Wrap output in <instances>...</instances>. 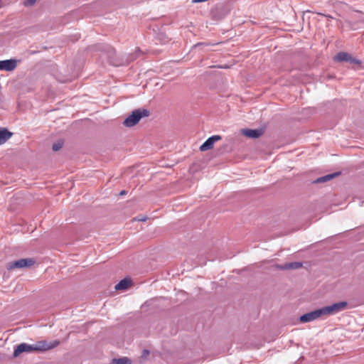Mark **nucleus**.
I'll use <instances>...</instances> for the list:
<instances>
[{
	"label": "nucleus",
	"mask_w": 364,
	"mask_h": 364,
	"mask_svg": "<svg viewBox=\"0 0 364 364\" xmlns=\"http://www.w3.org/2000/svg\"><path fill=\"white\" fill-rule=\"evenodd\" d=\"M346 301H340L333 304L329 306L314 310L313 311L306 313L300 316L299 321L301 323H306L314 321L323 316H329L336 314L346 309L347 306Z\"/></svg>",
	"instance_id": "obj_1"
},
{
	"label": "nucleus",
	"mask_w": 364,
	"mask_h": 364,
	"mask_svg": "<svg viewBox=\"0 0 364 364\" xmlns=\"http://www.w3.org/2000/svg\"><path fill=\"white\" fill-rule=\"evenodd\" d=\"M60 342L57 340L48 342L47 341H40L34 344H28L22 343L16 346L14 351V357H18L22 353H32L33 351H46L55 348Z\"/></svg>",
	"instance_id": "obj_2"
},
{
	"label": "nucleus",
	"mask_w": 364,
	"mask_h": 364,
	"mask_svg": "<svg viewBox=\"0 0 364 364\" xmlns=\"http://www.w3.org/2000/svg\"><path fill=\"white\" fill-rule=\"evenodd\" d=\"M149 111L146 109L134 110L124 121L123 124L127 127L136 125L143 117H148Z\"/></svg>",
	"instance_id": "obj_3"
},
{
	"label": "nucleus",
	"mask_w": 364,
	"mask_h": 364,
	"mask_svg": "<svg viewBox=\"0 0 364 364\" xmlns=\"http://www.w3.org/2000/svg\"><path fill=\"white\" fill-rule=\"evenodd\" d=\"M36 261L33 258L20 259L18 260L10 262L8 267L9 269L14 268L30 267L35 264Z\"/></svg>",
	"instance_id": "obj_4"
},
{
	"label": "nucleus",
	"mask_w": 364,
	"mask_h": 364,
	"mask_svg": "<svg viewBox=\"0 0 364 364\" xmlns=\"http://www.w3.org/2000/svg\"><path fill=\"white\" fill-rule=\"evenodd\" d=\"M18 60L16 59H9L0 60V70L13 71L17 67Z\"/></svg>",
	"instance_id": "obj_5"
},
{
	"label": "nucleus",
	"mask_w": 364,
	"mask_h": 364,
	"mask_svg": "<svg viewBox=\"0 0 364 364\" xmlns=\"http://www.w3.org/2000/svg\"><path fill=\"white\" fill-rule=\"evenodd\" d=\"M222 137L220 135H213L209 137L206 141L200 146L201 151H205L213 148L214 144L220 141Z\"/></svg>",
	"instance_id": "obj_6"
},
{
	"label": "nucleus",
	"mask_w": 364,
	"mask_h": 364,
	"mask_svg": "<svg viewBox=\"0 0 364 364\" xmlns=\"http://www.w3.org/2000/svg\"><path fill=\"white\" fill-rule=\"evenodd\" d=\"M242 133L244 136L252 138V139H257L263 134V130L262 129H242Z\"/></svg>",
	"instance_id": "obj_7"
},
{
	"label": "nucleus",
	"mask_w": 364,
	"mask_h": 364,
	"mask_svg": "<svg viewBox=\"0 0 364 364\" xmlns=\"http://www.w3.org/2000/svg\"><path fill=\"white\" fill-rule=\"evenodd\" d=\"M341 174V172H335L333 173L327 174L326 176H321L316 179L314 183H325L328 181H331V179L334 178L335 177L339 176Z\"/></svg>",
	"instance_id": "obj_8"
},
{
	"label": "nucleus",
	"mask_w": 364,
	"mask_h": 364,
	"mask_svg": "<svg viewBox=\"0 0 364 364\" xmlns=\"http://www.w3.org/2000/svg\"><path fill=\"white\" fill-rule=\"evenodd\" d=\"M12 133L9 132L6 128L0 127V145L4 144L12 136Z\"/></svg>",
	"instance_id": "obj_9"
},
{
	"label": "nucleus",
	"mask_w": 364,
	"mask_h": 364,
	"mask_svg": "<svg viewBox=\"0 0 364 364\" xmlns=\"http://www.w3.org/2000/svg\"><path fill=\"white\" fill-rule=\"evenodd\" d=\"M334 60L338 62H349L352 60V56L347 53L340 52L335 57Z\"/></svg>",
	"instance_id": "obj_10"
},
{
	"label": "nucleus",
	"mask_w": 364,
	"mask_h": 364,
	"mask_svg": "<svg viewBox=\"0 0 364 364\" xmlns=\"http://www.w3.org/2000/svg\"><path fill=\"white\" fill-rule=\"evenodd\" d=\"M132 284V280L129 278H124L122 279L116 286L115 289L117 290H125L127 289Z\"/></svg>",
	"instance_id": "obj_11"
},
{
	"label": "nucleus",
	"mask_w": 364,
	"mask_h": 364,
	"mask_svg": "<svg viewBox=\"0 0 364 364\" xmlns=\"http://www.w3.org/2000/svg\"><path fill=\"white\" fill-rule=\"evenodd\" d=\"M302 267V263L299 262L287 263L284 265L278 266L280 269H299Z\"/></svg>",
	"instance_id": "obj_12"
},
{
	"label": "nucleus",
	"mask_w": 364,
	"mask_h": 364,
	"mask_svg": "<svg viewBox=\"0 0 364 364\" xmlns=\"http://www.w3.org/2000/svg\"><path fill=\"white\" fill-rule=\"evenodd\" d=\"M112 364H131V360L127 358H115L112 360Z\"/></svg>",
	"instance_id": "obj_13"
},
{
	"label": "nucleus",
	"mask_w": 364,
	"mask_h": 364,
	"mask_svg": "<svg viewBox=\"0 0 364 364\" xmlns=\"http://www.w3.org/2000/svg\"><path fill=\"white\" fill-rule=\"evenodd\" d=\"M63 141L60 140L53 144L52 149L53 151H59L63 147Z\"/></svg>",
	"instance_id": "obj_14"
},
{
	"label": "nucleus",
	"mask_w": 364,
	"mask_h": 364,
	"mask_svg": "<svg viewBox=\"0 0 364 364\" xmlns=\"http://www.w3.org/2000/svg\"><path fill=\"white\" fill-rule=\"evenodd\" d=\"M37 0H26L25 2L26 6H33Z\"/></svg>",
	"instance_id": "obj_15"
},
{
	"label": "nucleus",
	"mask_w": 364,
	"mask_h": 364,
	"mask_svg": "<svg viewBox=\"0 0 364 364\" xmlns=\"http://www.w3.org/2000/svg\"><path fill=\"white\" fill-rule=\"evenodd\" d=\"M136 220L138 221H146V217H144V216H138L136 218Z\"/></svg>",
	"instance_id": "obj_16"
},
{
	"label": "nucleus",
	"mask_w": 364,
	"mask_h": 364,
	"mask_svg": "<svg viewBox=\"0 0 364 364\" xmlns=\"http://www.w3.org/2000/svg\"><path fill=\"white\" fill-rule=\"evenodd\" d=\"M350 62L352 63H354V64H359L360 63L359 60H358L357 59L353 58H352V60Z\"/></svg>",
	"instance_id": "obj_17"
},
{
	"label": "nucleus",
	"mask_w": 364,
	"mask_h": 364,
	"mask_svg": "<svg viewBox=\"0 0 364 364\" xmlns=\"http://www.w3.org/2000/svg\"><path fill=\"white\" fill-rule=\"evenodd\" d=\"M107 52L109 53V55H112V53H114V50L111 47H109L108 49H107Z\"/></svg>",
	"instance_id": "obj_18"
},
{
	"label": "nucleus",
	"mask_w": 364,
	"mask_h": 364,
	"mask_svg": "<svg viewBox=\"0 0 364 364\" xmlns=\"http://www.w3.org/2000/svg\"><path fill=\"white\" fill-rule=\"evenodd\" d=\"M126 193H127V192H126V191H122L120 192V195H121V196L125 195V194H126Z\"/></svg>",
	"instance_id": "obj_19"
}]
</instances>
